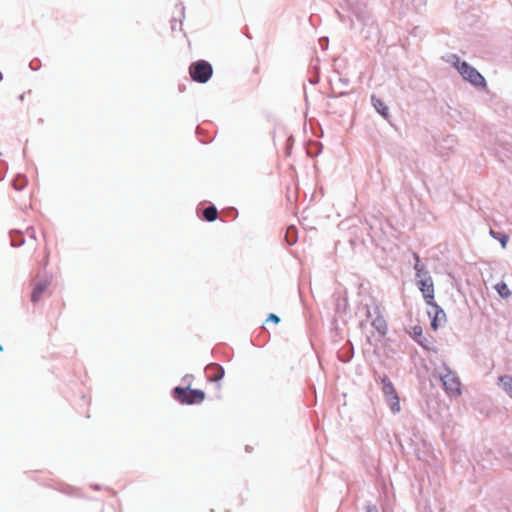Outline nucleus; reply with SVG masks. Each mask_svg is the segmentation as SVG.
Returning a JSON list of instances; mask_svg holds the SVG:
<instances>
[{"mask_svg":"<svg viewBox=\"0 0 512 512\" xmlns=\"http://www.w3.org/2000/svg\"><path fill=\"white\" fill-rule=\"evenodd\" d=\"M381 383H382V392L386 399L397 394L396 389H395L393 383L391 382V380L388 378V376L384 375L381 378Z\"/></svg>","mask_w":512,"mask_h":512,"instance_id":"9d476101","label":"nucleus"},{"mask_svg":"<svg viewBox=\"0 0 512 512\" xmlns=\"http://www.w3.org/2000/svg\"><path fill=\"white\" fill-rule=\"evenodd\" d=\"M217 216H218V211H217L216 207H214V206H208L203 211V217L208 222H212V221L216 220Z\"/></svg>","mask_w":512,"mask_h":512,"instance_id":"f8f14e48","label":"nucleus"},{"mask_svg":"<svg viewBox=\"0 0 512 512\" xmlns=\"http://www.w3.org/2000/svg\"><path fill=\"white\" fill-rule=\"evenodd\" d=\"M367 512H378V510L375 506H372L368 508Z\"/></svg>","mask_w":512,"mask_h":512,"instance_id":"6ab92c4d","label":"nucleus"},{"mask_svg":"<svg viewBox=\"0 0 512 512\" xmlns=\"http://www.w3.org/2000/svg\"><path fill=\"white\" fill-rule=\"evenodd\" d=\"M499 383L502 384L503 389L512 397V377L501 376L499 377Z\"/></svg>","mask_w":512,"mask_h":512,"instance_id":"4468645a","label":"nucleus"},{"mask_svg":"<svg viewBox=\"0 0 512 512\" xmlns=\"http://www.w3.org/2000/svg\"><path fill=\"white\" fill-rule=\"evenodd\" d=\"M456 68L458 69L459 73L463 76V78L467 81H469L474 86H486V81L484 77L471 65H469L467 62H457Z\"/></svg>","mask_w":512,"mask_h":512,"instance_id":"20e7f679","label":"nucleus"},{"mask_svg":"<svg viewBox=\"0 0 512 512\" xmlns=\"http://www.w3.org/2000/svg\"><path fill=\"white\" fill-rule=\"evenodd\" d=\"M417 262H419V258L416 257ZM415 270L417 271V277H419L418 286L420 291L423 294V297L427 304H433L434 301V284L430 275L427 273H423L419 268V263H416Z\"/></svg>","mask_w":512,"mask_h":512,"instance_id":"f03ea898","label":"nucleus"},{"mask_svg":"<svg viewBox=\"0 0 512 512\" xmlns=\"http://www.w3.org/2000/svg\"><path fill=\"white\" fill-rule=\"evenodd\" d=\"M433 311H429V316L432 317L431 327L433 330H437L439 326L446 322V314L442 308H440L435 302L433 304H429Z\"/></svg>","mask_w":512,"mask_h":512,"instance_id":"423d86ee","label":"nucleus"},{"mask_svg":"<svg viewBox=\"0 0 512 512\" xmlns=\"http://www.w3.org/2000/svg\"><path fill=\"white\" fill-rule=\"evenodd\" d=\"M267 321H272V322H274L275 324H278V323L280 322V318H279L276 314L271 313V314L268 316Z\"/></svg>","mask_w":512,"mask_h":512,"instance_id":"f3484780","label":"nucleus"},{"mask_svg":"<svg viewBox=\"0 0 512 512\" xmlns=\"http://www.w3.org/2000/svg\"><path fill=\"white\" fill-rule=\"evenodd\" d=\"M386 400L389 403L390 408L393 413H397L400 411L401 407H400V399H399L398 394H396L392 397H389Z\"/></svg>","mask_w":512,"mask_h":512,"instance_id":"2eb2a0df","label":"nucleus"},{"mask_svg":"<svg viewBox=\"0 0 512 512\" xmlns=\"http://www.w3.org/2000/svg\"><path fill=\"white\" fill-rule=\"evenodd\" d=\"M414 333H415V335H421L422 328L421 327H414Z\"/></svg>","mask_w":512,"mask_h":512,"instance_id":"a211bd4d","label":"nucleus"},{"mask_svg":"<svg viewBox=\"0 0 512 512\" xmlns=\"http://www.w3.org/2000/svg\"><path fill=\"white\" fill-rule=\"evenodd\" d=\"M212 66L205 60L192 63L189 67V74L193 81L206 83L212 76Z\"/></svg>","mask_w":512,"mask_h":512,"instance_id":"7ed1b4c3","label":"nucleus"},{"mask_svg":"<svg viewBox=\"0 0 512 512\" xmlns=\"http://www.w3.org/2000/svg\"><path fill=\"white\" fill-rule=\"evenodd\" d=\"M48 286H49L48 280H42V281L37 282L32 291V295H31L32 302L39 301L41 299V295L48 288Z\"/></svg>","mask_w":512,"mask_h":512,"instance_id":"6e6552de","label":"nucleus"},{"mask_svg":"<svg viewBox=\"0 0 512 512\" xmlns=\"http://www.w3.org/2000/svg\"><path fill=\"white\" fill-rule=\"evenodd\" d=\"M207 370L210 372V375L208 377L209 381L218 382L224 376V369L221 366L217 365V364L209 365L207 367Z\"/></svg>","mask_w":512,"mask_h":512,"instance_id":"1a4fd4ad","label":"nucleus"},{"mask_svg":"<svg viewBox=\"0 0 512 512\" xmlns=\"http://www.w3.org/2000/svg\"><path fill=\"white\" fill-rule=\"evenodd\" d=\"M375 318L372 320V326L378 331L380 336H385L388 330L387 322L381 313L379 305L374 306Z\"/></svg>","mask_w":512,"mask_h":512,"instance_id":"0eeeda50","label":"nucleus"},{"mask_svg":"<svg viewBox=\"0 0 512 512\" xmlns=\"http://www.w3.org/2000/svg\"><path fill=\"white\" fill-rule=\"evenodd\" d=\"M441 380L446 392L453 397L461 394V383L457 375L451 371L441 376Z\"/></svg>","mask_w":512,"mask_h":512,"instance_id":"39448f33","label":"nucleus"},{"mask_svg":"<svg viewBox=\"0 0 512 512\" xmlns=\"http://www.w3.org/2000/svg\"><path fill=\"white\" fill-rule=\"evenodd\" d=\"M490 234L495 238L497 239L498 241H500L501 245L503 248L506 247L507 245V242L509 240V237L508 235L506 234H503V233H500V232H495L494 230H490Z\"/></svg>","mask_w":512,"mask_h":512,"instance_id":"dca6fc26","label":"nucleus"},{"mask_svg":"<svg viewBox=\"0 0 512 512\" xmlns=\"http://www.w3.org/2000/svg\"><path fill=\"white\" fill-rule=\"evenodd\" d=\"M372 102L375 109L385 118L389 116L388 107L383 103L382 100L372 97Z\"/></svg>","mask_w":512,"mask_h":512,"instance_id":"9b49d317","label":"nucleus"},{"mask_svg":"<svg viewBox=\"0 0 512 512\" xmlns=\"http://www.w3.org/2000/svg\"><path fill=\"white\" fill-rule=\"evenodd\" d=\"M173 397L181 404L193 405L202 403L205 393L199 389H190V387H176L173 390Z\"/></svg>","mask_w":512,"mask_h":512,"instance_id":"f257e3e1","label":"nucleus"},{"mask_svg":"<svg viewBox=\"0 0 512 512\" xmlns=\"http://www.w3.org/2000/svg\"><path fill=\"white\" fill-rule=\"evenodd\" d=\"M495 289L502 298H509L512 294L505 282L497 283Z\"/></svg>","mask_w":512,"mask_h":512,"instance_id":"ddd939ff","label":"nucleus"}]
</instances>
